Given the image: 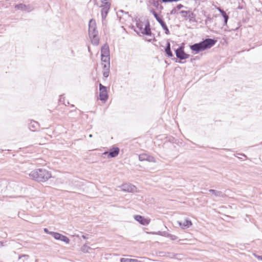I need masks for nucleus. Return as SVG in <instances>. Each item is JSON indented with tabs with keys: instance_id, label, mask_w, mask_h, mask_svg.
<instances>
[{
	"instance_id": "34",
	"label": "nucleus",
	"mask_w": 262,
	"mask_h": 262,
	"mask_svg": "<svg viewBox=\"0 0 262 262\" xmlns=\"http://www.w3.org/2000/svg\"><path fill=\"white\" fill-rule=\"evenodd\" d=\"M63 96H60V98H59V101L60 102H62V100H63Z\"/></svg>"
},
{
	"instance_id": "32",
	"label": "nucleus",
	"mask_w": 262,
	"mask_h": 262,
	"mask_svg": "<svg viewBox=\"0 0 262 262\" xmlns=\"http://www.w3.org/2000/svg\"><path fill=\"white\" fill-rule=\"evenodd\" d=\"M44 231H45L46 233H49V234H51V232H49V230H48V229H47V228H45V229H44Z\"/></svg>"
},
{
	"instance_id": "28",
	"label": "nucleus",
	"mask_w": 262,
	"mask_h": 262,
	"mask_svg": "<svg viewBox=\"0 0 262 262\" xmlns=\"http://www.w3.org/2000/svg\"><path fill=\"white\" fill-rule=\"evenodd\" d=\"M253 255L256 257L258 259L262 260V256L258 255L256 254H253Z\"/></svg>"
},
{
	"instance_id": "29",
	"label": "nucleus",
	"mask_w": 262,
	"mask_h": 262,
	"mask_svg": "<svg viewBox=\"0 0 262 262\" xmlns=\"http://www.w3.org/2000/svg\"><path fill=\"white\" fill-rule=\"evenodd\" d=\"M183 7V6L181 4H179L178 5H177V7L176 8V10H180V9H181Z\"/></svg>"
},
{
	"instance_id": "33",
	"label": "nucleus",
	"mask_w": 262,
	"mask_h": 262,
	"mask_svg": "<svg viewBox=\"0 0 262 262\" xmlns=\"http://www.w3.org/2000/svg\"><path fill=\"white\" fill-rule=\"evenodd\" d=\"M82 237L83 238V239H88V235H83L82 236Z\"/></svg>"
},
{
	"instance_id": "6",
	"label": "nucleus",
	"mask_w": 262,
	"mask_h": 262,
	"mask_svg": "<svg viewBox=\"0 0 262 262\" xmlns=\"http://www.w3.org/2000/svg\"><path fill=\"white\" fill-rule=\"evenodd\" d=\"M102 63H110V51L108 46L104 45L101 50Z\"/></svg>"
},
{
	"instance_id": "41",
	"label": "nucleus",
	"mask_w": 262,
	"mask_h": 262,
	"mask_svg": "<svg viewBox=\"0 0 262 262\" xmlns=\"http://www.w3.org/2000/svg\"><path fill=\"white\" fill-rule=\"evenodd\" d=\"M120 12H121V13H123V11H120Z\"/></svg>"
},
{
	"instance_id": "8",
	"label": "nucleus",
	"mask_w": 262,
	"mask_h": 262,
	"mask_svg": "<svg viewBox=\"0 0 262 262\" xmlns=\"http://www.w3.org/2000/svg\"><path fill=\"white\" fill-rule=\"evenodd\" d=\"M99 98L102 101H105L108 98L106 87L101 83L99 84Z\"/></svg>"
},
{
	"instance_id": "21",
	"label": "nucleus",
	"mask_w": 262,
	"mask_h": 262,
	"mask_svg": "<svg viewBox=\"0 0 262 262\" xmlns=\"http://www.w3.org/2000/svg\"><path fill=\"white\" fill-rule=\"evenodd\" d=\"M102 156L105 157V156H107L108 158H114L115 157V148L112 147L111 149V151L110 152L107 151H105L102 154Z\"/></svg>"
},
{
	"instance_id": "7",
	"label": "nucleus",
	"mask_w": 262,
	"mask_h": 262,
	"mask_svg": "<svg viewBox=\"0 0 262 262\" xmlns=\"http://www.w3.org/2000/svg\"><path fill=\"white\" fill-rule=\"evenodd\" d=\"M89 34L90 38L98 36V32L96 30V22L95 20L93 19L89 21Z\"/></svg>"
},
{
	"instance_id": "5",
	"label": "nucleus",
	"mask_w": 262,
	"mask_h": 262,
	"mask_svg": "<svg viewBox=\"0 0 262 262\" xmlns=\"http://www.w3.org/2000/svg\"><path fill=\"white\" fill-rule=\"evenodd\" d=\"M116 190L118 192L123 191L124 192L133 193L137 191V188L135 186L131 184L125 183L121 185H118Z\"/></svg>"
},
{
	"instance_id": "16",
	"label": "nucleus",
	"mask_w": 262,
	"mask_h": 262,
	"mask_svg": "<svg viewBox=\"0 0 262 262\" xmlns=\"http://www.w3.org/2000/svg\"><path fill=\"white\" fill-rule=\"evenodd\" d=\"M15 8L18 10H21L27 12H31L33 10V7L31 5H26L20 4L15 6Z\"/></svg>"
},
{
	"instance_id": "4",
	"label": "nucleus",
	"mask_w": 262,
	"mask_h": 262,
	"mask_svg": "<svg viewBox=\"0 0 262 262\" xmlns=\"http://www.w3.org/2000/svg\"><path fill=\"white\" fill-rule=\"evenodd\" d=\"M94 5L97 8H101V14L103 21L106 17L110 9L111 4L108 0H93Z\"/></svg>"
},
{
	"instance_id": "39",
	"label": "nucleus",
	"mask_w": 262,
	"mask_h": 262,
	"mask_svg": "<svg viewBox=\"0 0 262 262\" xmlns=\"http://www.w3.org/2000/svg\"><path fill=\"white\" fill-rule=\"evenodd\" d=\"M236 157H238V158H241V156H239V157L238 156H236Z\"/></svg>"
},
{
	"instance_id": "18",
	"label": "nucleus",
	"mask_w": 262,
	"mask_h": 262,
	"mask_svg": "<svg viewBox=\"0 0 262 262\" xmlns=\"http://www.w3.org/2000/svg\"><path fill=\"white\" fill-rule=\"evenodd\" d=\"M117 17H119L120 21L123 23L126 21H129L130 20V16L127 13H124L122 16L120 15L118 13H117Z\"/></svg>"
},
{
	"instance_id": "25",
	"label": "nucleus",
	"mask_w": 262,
	"mask_h": 262,
	"mask_svg": "<svg viewBox=\"0 0 262 262\" xmlns=\"http://www.w3.org/2000/svg\"><path fill=\"white\" fill-rule=\"evenodd\" d=\"M120 262H141L136 259H132L128 258H122L120 259Z\"/></svg>"
},
{
	"instance_id": "30",
	"label": "nucleus",
	"mask_w": 262,
	"mask_h": 262,
	"mask_svg": "<svg viewBox=\"0 0 262 262\" xmlns=\"http://www.w3.org/2000/svg\"><path fill=\"white\" fill-rule=\"evenodd\" d=\"M177 12V10H176V8H173L170 12V14H176Z\"/></svg>"
},
{
	"instance_id": "24",
	"label": "nucleus",
	"mask_w": 262,
	"mask_h": 262,
	"mask_svg": "<svg viewBox=\"0 0 262 262\" xmlns=\"http://www.w3.org/2000/svg\"><path fill=\"white\" fill-rule=\"evenodd\" d=\"M165 52L169 57H172L173 54L170 51V45L169 42H167V46L165 48Z\"/></svg>"
},
{
	"instance_id": "22",
	"label": "nucleus",
	"mask_w": 262,
	"mask_h": 262,
	"mask_svg": "<svg viewBox=\"0 0 262 262\" xmlns=\"http://www.w3.org/2000/svg\"><path fill=\"white\" fill-rule=\"evenodd\" d=\"M219 10L220 12V13H221L222 16L223 17V18L224 19L225 25H227V21H228V20L229 18L228 16L227 15L226 12L224 10H222L221 9H220V8L219 9Z\"/></svg>"
},
{
	"instance_id": "9",
	"label": "nucleus",
	"mask_w": 262,
	"mask_h": 262,
	"mask_svg": "<svg viewBox=\"0 0 262 262\" xmlns=\"http://www.w3.org/2000/svg\"><path fill=\"white\" fill-rule=\"evenodd\" d=\"M176 56L180 59L183 60L189 58V55L186 54L184 51V48L180 47L176 50Z\"/></svg>"
},
{
	"instance_id": "11",
	"label": "nucleus",
	"mask_w": 262,
	"mask_h": 262,
	"mask_svg": "<svg viewBox=\"0 0 262 262\" xmlns=\"http://www.w3.org/2000/svg\"><path fill=\"white\" fill-rule=\"evenodd\" d=\"M152 14L154 15V17L156 19V20L159 23V24L161 25L162 28L165 30V32L166 34H168L169 33V30L168 28L167 27L165 23L163 21V20L158 16V14L153 11L152 12Z\"/></svg>"
},
{
	"instance_id": "35",
	"label": "nucleus",
	"mask_w": 262,
	"mask_h": 262,
	"mask_svg": "<svg viewBox=\"0 0 262 262\" xmlns=\"http://www.w3.org/2000/svg\"><path fill=\"white\" fill-rule=\"evenodd\" d=\"M63 96H60V98H59V101L60 102H62V100H63Z\"/></svg>"
},
{
	"instance_id": "31",
	"label": "nucleus",
	"mask_w": 262,
	"mask_h": 262,
	"mask_svg": "<svg viewBox=\"0 0 262 262\" xmlns=\"http://www.w3.org/2000/svg\"><path fill=\"white\" fill-rule=\"evenodd\" d=\"M119 152V149L118 147H116V156L118 155Z\"/></svg>"
},
{
	"instance_id": "37",
	"label": "nucleus",
	"mask_w": 262,
	"mask_h": 262,
	"mask_svg": "<svg viewBox=\"0 0 262 262\" xmlns=\"http://www.w3.org/2000/svg\"><path fill=\"white\" fill-rule=\"evenodd\" d=\"M238 155L242 156H244V157H246V156L245 155H244V154H238Z\"/></svg>"
},
{
	"instance_id": "3",
	"label": "nucleus",
	"mask_w": 262,
	"mask_h": 262,
	"mask_svg": "<svg viewBox=\"0 0 262 262\" xmlns=\"http://www.w3.org/2000/svg\"><path fill=\"white\" fill-rule=\"evenodd\" d=\"M215 42L216 41L215 40L207 38L199 43L190 46V48L193 52L194 54H197L200 52L211 48L215 45Z\"/></svg>"
},
{
	"instance_id": "20",
	"label": "nucleus",
	"mask_w": 262,
	"mask_h": 262,
	"mask_svg": "<svg viewBox=\"0 0 262 262\" xmlns=\"http://www.w3.org/2000/svg\"><path fill=\"white\" fill-rule=\"evenodd\" d=\"M39 123L34 120H31L29 124V128L31 131H35L39 127Z\"/></svg>"
},
{
	"instance_id": "2",
	"label": "nucleus",
	"mask_w": 262,
	"mask_h": 262,
	"mask_svg": "<svg viewBox=\"0 0 262 262\" xmlns=\"http://www.w3.org/2000/svg\"><path fill=\"white\" fill-rule=\"evenodd\" d=\"M30 177L36 181L44 182L52 176L51 172L44 168H39L32 171L29 173Z\"/></svg>"
},
{
	"instance_id": "14",
	"label": "nucleus",
	"mask_w": 262,
	"mask_h": 262,
	"mask_svg": "<svg viewBox=\"0 0 262 262\" xmlns=\"http://www.w3.org/2000/svg\"><path fill=\"white\" fill-rule=\"evenodd\" d=\"M147 233L148 234H157V235H162V236H165L170 238L172 241L176 240L178 238L176 236H175L174 235L166 233V232H164L158 231L157 232H147Z\"/></svg>"
},
{
	"instance_id": "13",
	"label": "nucleus",
	"mask_w": 262,
	"mask_h": 262,
	"mask_svg": "<svg viewBox=\"0 0 262 262\" xmlns=\"http://www.w3.org/2000/svg\"><path fill=\"white\" fill-rule=\"evenodd\" d=\"M139 160L140 161H147L150 162H156L155 159L146 154H142L139 155Z\"/></svg>"
},
{
	"instance_id": "26",
	"label": "nucleus",
	"mask_w": 262,
	"mask_h": 262,
	"mask_svg": "<svg viewBox=\"0 0 262 262\" xmlns=\"http://www.w3.org/2000/svg\"><path fill=\"white\" fill-rule=\"evenodd\" d=\"M209 192L212 193L215 196H223V194L222 192L218 191H216L215 190L210 189L209 190Z\"/></svg>"
},
{
	"instance_id": "19",
	"label": "nucleus",
	"mask_w": 262,
	"mask_h": 262,
	"mask_svg": "<svg viewBox=\"0 0 262 262\" xmlns=\"http://www.w3.org/2000/svg\"><path fill=\"white\" fill-rule=\"evenodd\" d=\"M101 64L104 69L103 76L107 78L109 75L110 63H102Z\"/></svg>"
},
{
	"instance_id": "23",
	"label": "nucleus",
	"mask_w": 262,
	"mask_h": 262,
	"mask_svg": "<svg viewBox=\"0 0 262 262\" xmlns=\"http://www.w3.org/2000/svg\"><path fill=\"white\" fill-rule=\"evenodd\" d=\"M91 42L93 45L97 46L99 43V38L98 36L92 37L90 38Z\"/></svg>"
},
{
	"instance_id": "40",
	"label": "nucleus",
	"mask_w": 262,
	"mask_h": 262,
	"mask_svg": "<svg viewBox=\"0 0 262 262\" xmlns=\"http://www.w3.org/2000/svg\"><path fill=\"white\" fill-rule=\"evenodd\" d=\"M236 157H238V158H241V156H239V157L238 156H236Z\"/></svg>"
},
{
	"instance_id": "38",
	"label": "nucleus",
	"mask_w": 262,
	"mask_h": 262,
	"mask_svg": "<svg viewBox=\"0 0 262 262\" xmlns=\"http://www.w3.org/2000/svg\"><path fill=\"white\" fill-rule=\"evenodd\" d=\"M89 137H90V138H92V134H90V135H89Z\"/></svg>"
},
{
	"instance_id": "36",
	"label": "nucleus",
	"mask_w": 262,
	"mask_h": 262,
	"mask_svg": "<svg viewBox=\"0 0 262 262\" xmlns=\"http://www.w3.org/2000/svg\"><path fill=\"white\" fill-rule=\"evenodd\" d=\"M3 246V244L2 242H0V247H2Z\"/></svg>"
},
{
	"instance_id": "27",
	"label": "nucleus",
	"mask_w": 262,
	"mask_h": 262,
	"mask_svg": "<svg viewBox=\"0 0 262 262\" xmlns=\"http://www.w3.org/2000/svg\"><path fill=\"white\" fill-rule=\"evenodd\" d=\"M89 249H90V247H89L87 245H83L81 247V251L84 253L88 252Z\"/></svg>"
},
{
	"instance_id": "12",
	"label": "nucleus",
	"mask_w": 262,
	"mask_h": 262,
	"mask_svg": "<svg viewBox=\"0 0 262 262\" xmlns=\"http://www.w3.org/2000/svg\"><path fill=\"white\" fill-rule=\"evenodd\" d=\"M51 235H52L55 239L60 240L67 244H68L70 242V239L68 237L59 233L51 232Z\"/></svg>"
},
{
	"instance_id": "17",
	"label": "nucleus",
	"mask_w": 262,
	"mask_h": 262,
	"mask_svg": "<svg viewBox=\"0 0 262 262\" xmlns=\"http://www.w3.org/2000/svg\"><path fill=\"white\" fill-rule=\"evenodd\" d=\"M179 226L182 229L188 228L192 225V223L190 220H185L183 222L178 221L177 222Z\"/></svg>"
},
{
	"instance_id": "15",
	"label": "nucleus",
	"mask_w": 262,
	"mask_h": 262,
	"mask_svg": "<svg viewBox=\"0 0 262 262\" xmlns=\"http://www.w3.org/2000/svg\"><path fill=\"white\" fill-rule=\"evenodd\" d=\"M180 13L182 14V16L185 18L186 19H189L190 21L193 20L194 18V14L190 11H181Z\"/></svg>"
},
{
	"instance_id": "1",
	"label": "nucleus",
	"mask_w": 262,
	"mask_h": 262,
	"mask_svg": "<svg viewBox=\"0 0 262 262\" xmlns=\"http://www.w3.org/2000/svg\"><path fill=\"white\" fill-rule=\"evenodd\" d=\"M135 31L140 36H146L145 39L148 41H151L154 39V36L151 35L149 23L146 20H137Z\"/></svg>"
},
{
	"instance_id": "10",
	"label": "nucleus",
	"mask_w": 262,
	"mask_h": 262,
	"mask_svg": "<svg viewBox=\"0 0 262 262\" xmlns=\"http://www.w3.org/2000/svg\"><path fill=\"white\" fill-rule=\"evenodd\" d=\"M134 217L136 221L144 226L148 225L150 222V219L144 217L141 215H136Z\"/></svg>"
}]
</instances>
